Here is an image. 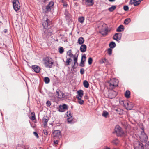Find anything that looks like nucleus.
<instances>
[{"instance_id": "nucleus-1", "label": "nucleus", "mask_w": 149, "mask_h": 149, "mask_svg": "<svg viewBox=\"0 0 149 149\" xmlns=\"http://www.w3.org/2000/svg\"><path fill=\"white\" fill-rule=\"evenodd\" d=\"M110 88L112 89L118 86V80L116 79H112L108 82Z\"/></svg>"}, {"instance_id": "nucleus-2", "label": "nucleus", "mask_w": 149, "mask_h": 149, "mask_svg": "<svg viewBox=\"0 0 149 149\" xmlns=\"http://www.w3.org/2000/svg\"><path fill=\"white\" fill-rule=\"evenodd\" d=\"M13 7L14 10L17 12L20 8L21 5L18 0H13Z\"/></svg>"}, {"instance_id": "nucleus-3", "label": "nucleus", "mask_w": 149, "mask_h": 149, "mask_svg": "<svg viewBox=\"0 0 149 149\" xmlns=\"http://www.w3.org/2000/svg\"><path fill=\"white\" fill-rule=\"evenodd\" d=\"M115 131L118 136H121L125 135V133L122 130L121 127L119 126H117L116 127Z\"/></svg>"}, {"instance_id": "nucleus-4", "label": "nucleus", "mask_w": 149, "mask_h": 149, "mask_svg": "<svg viewBox=\"0 0 149 149\" xmlns=\"http://www.w3.org/2000/svg\"><path fill=\"white\" fill-rule=\"evenodd\" d=\"M134 146V149H144V145L139 141H135Z\"/></svg>"}, {"instance_id": "nucleus-5", "label": "nucleus", "mask_w": 149, "mask_h": 149, "mask_svg": "<svg viewBox=\"0 0 149 149\" xmlns=\"http://www.w3.org/2000/svg\"><path fill=\"white\" fill-rule=\"evenodd\" d=\"M139 138L140 140L142 142L147 141L148 139L147 136L143 131L141 132Z\"/></svg>"}, {"instance_id": "nucleus-6", "label": "nucleus", "mask_w": 149, "mask_h": 149, "mask_svg": "<svg viewBox=\"0 0 149 149\" xmlns=\"http://www.w3.org/2000/svg\"><path fill=\"white\" fill-rule=\"evenodd\" d=\"M66 115H67V121L69 123H72L73 117L72 116L71 113L70 111L67 112Z\"/></svg>"}, {"instance_id": "nucleus-7", "label": "nucleus", "mask_w": 149, "mask_h": 149, "mask_svg": "<svg viewBox=\"0 0 149 149\" xmlns=\"http://www.w3.org/2000/svg\"><path fill=\"white\" fill-rule=\"evenodd\" d=\"M53 134L55 139L60 138L61 137V132L59 130L54 131L53 133Z\"/></svg>"}, {"instance_id": "nucleus-8", "label": "nucleus", "mask_w": 149, "mask_h": 149, "mask_svg": "<svg viewBox=\"0 0 149 149\" xmlns=\"http://www.w3.org/2000/svg\"><path fill=\"white\" fill-rule=\"evenodd\" d=\"M68 109L67 106L64 104L62 106H60L58 108V111L60 112H64Z\"/></svg>"}, {"instance_id": "nucleus-9", "label": "nucleus", "mask_w": 149, "mask_h": 149, "mask_svg": "<svg viewBox=\"0 0 149 149\" xmlns=\"http://www.w3.org/2000/svg\"><path fill=\"white\" fill-rule=\"evenodd\" d=\"M53 65V61L52 59L47 58V67L52 68Z\"/></svg>"}, {"instance_id": "nucleus-10", "label": "nucleus", "mask_w": 149, "mask_h": 149, "mask_svg": "<svg viewBox=\"0 0 149 149\" xmlns=\"http://www.w3.org/2000/svg\"><path fill=\"white\" fill-rule=\"evenodd\" d=\"M78 55L76 56V55L74 56V65L72 66V68L73 69L75 68L78 65L77 63V57Z\"/></svg>"}, {"instance_id": "nucleus-11", "label": "nucleus", "mask_w": 149, "mask_h": 149, "mask_svg": "<svg viewBox=\"0 0 149 149\" xmlns=\"http://www.w3.org/2000/svg\"><path fill=\"white\" fill-rule=\"evenodd\" d=\"M117 95V93L116 92L114 91H112L109 93V96L110 98L112 99L115 97Z\"/></svg>"}, {"instance_id": "nucleus-12", "label": "nucleus", "mask_w": 149, "mask_h": 149, "mask_svg": "<svg viewBox=\"0 0 149 149\" xmlns=\"http://www.w3.org/2000/svg\"><path fill=\"white\" fill-rule=\"evenodd\" d=\"M77 95L76 96L77 99L81 98L83 95V91L82 90H79L77 91Z\"/></svg>"}, {"instance_id": "nucleus-13", "label": "nucleus", "mask_w": 149, "mask_h": 149, "mask_svg": "<svg viewBox=\"0 0 149 149\" xmlns=\"http://www.w3.org/2000/svg\"><path fill=\"white\" fill-rule=\"evenodd\" d=\"M54 5L53 2L51 1L49 2L47 5V11H50L53 8Z\"/></svg>"}, {"instance_id": "nucleus-14", "label": "nucleus", "mask_w": 149, "mask_h": 149, "mask_svg": "<svg viewBox=\"0 0 149 149\" xmlns=\"http://www.w3.org/2000/svg\"><path fill=\"white\" fill-rule=\"evenodd\" d=\"M32 68L36 73H38L40 70V67L36 65H33Z\"/></svg>"}, {"instance_id": "nucleus-15", "label": "nucleus", "mask_w": 149, "mask_h": 149, "mask_svg": "<svg viewBox=\"0 0 149 149\" xmlns=\"http://www.w3.org/2000/svg\"><path fill=\"white\" fill-rule=\"evenodd\" d=\"M121 36V33H116L113 36V39L117 41H118V39L120 40Z\"/></svg>"}, {"instance_id": "nucleus-16", "label": "nucleus", "mask_w": 149, "mask_h": 149, "mask_svg": "<svg viewBox=\"0 0 149 149\" xmlns=\"http://www.w3.org/2000/svg\"><path fill=\"white\" fill-rule=\"evenodd\" d=\"M46 23L47 20H45V22H44L42 23V25L43 27V31H44V34L45 35L46 34Z\"/></svg>"}, {"instance_id": "nucleus-17", "label": "nucleus", "mask_w": 149, "mask_h": 149, "mask_svg": "<svg viewBox=\"0 0 149 149\" xmlns=\"http://www.w3.org/2000/svg\"><path fill=\"white\" fill-rule=\"evenodd\" d=\"M86 59V57L85 56H82L81 59L80 63V66L81 67H84V62L85 61Z\"/></svg>"}, {"instance_id": "nucleus-18", "label": "nucleus", "mask_w": 149, "mask_h": 149, "mask_svg": "<svg viewBox=\"0 0 149 149\" xmlns=\"http://www.w3.org/2000/svg\"><path fill=\"white\" fill-rule=\"evenodd\" d=\"M86 50V46L85 45H82L80 47V50L82 52H84Z\"/></svg>"}, {"instance_id": "nucleus-19", "label": "nucleus", "mask_w": 149, "mask_h": 149, "mask_svg": "<svg viewBox=\"0 0 149 149\" xmlns=\"http://www.w3.org/2000/svg\"><path fill=\"white\" fill-rule=\"evenodd\" d=\"M114 110L116 111L117 113L119 115H122L123 113V110L120 108H115Z\"/></svg>"}, {"instance_id": "nucleus-20", "label": "nucleus", "mask_w": 149, "mask_h": 149, "mask_svg": "<svg viewBox=\"0 0 149 149\" xmlns=\"http://www.w3.org/2000/svg\"><path fill=\"white\" fill-rule=\"evenodd\" d=\"M127 110H131L134 106V104L130 102L127 103Z\"/></svg>"}, {"instance_id": "nucleus-21", "label": "nucleus", "mask_w": 149, "mask_h": 149, "mask_svg": "<svg viewBox=\"0 0 149 149\" xmlns=\"http://www.w3.org/2000/svg\"><path fill=\"white\" fill-rule=\"evenodd\" d=\"M100 33L103 35H106L107 34L108 29L107 28H105L103 30L100 31Z\"/></svg>"}, {"instance_id": "nucleus-22", "label": "nucleus", "mask_w": 149, "mask_h": 149, "mask_svg": "<svg viewBox=\"0 0 149 149\" xmlns=\"http://www.w3.org/2000/svg\"><path fill=\"white\" fill-rule=\"evenodd\" d=\"M124 29V28L123 26L122 25H120L117 29L116 31L117 32H120L123 31Z\"/></svg>"}, {"instance_id": "nucleus-23", "label": "nucleus", "mask_w": 149, "mask_h": 149, "mask_svg": "<svg viewBox=\"0 0 149 149\" xmlns=\"http://www.w3.org/2000/svg\"><path fill=\"white\" fill-rule=\"evenodd\" d=\"M63 94L61 92H60L58 91H56V97H58L59 98H61L63 97Z\"/></svg>"}, {"instance_id": "nucleus-24", "label": "nucleus", "mask_w": 149, "mask_h": 149, "mask_svg": "<svg viewBox=\"0 0 149 149\" xmlns=\"http://www.w3.org/2000/svg\"><path fill=\"white\" fill-rule=\"evenodd\" d=\"M84 40L83 37H79L78 40V43L80 45H82L84 43Z\"/></svg>"}, {"instance_id": "nucleus-25", "label": "nucleus", "mask_w": 149, "mask_h": 149, "mask_svg": "<svg viewBox=\"0 0 149 149\" xmlns=\"http://www.w3.org/2000/svg\"><path fill=\"white\" fill-rule=\"evenodd\" d=\"M116 8V6L115 5H112L109 8L108 10L110 12H111L113 11L114 10H115Z\"/></svg>"}, {"instance_id": "nucleus-26", "label": "nucleus", "mask_w": 149, "mask_h": 149, "mask_svg": "<svg viewBox=\"0 0 149 149\" xmlns=\"http://www.w3.org/2000/svg\"><path fill=\"white\" fill-rule=\"evenodd\" d=\"M42 122L44 126L45 127H46L47 124V116H44L43 118Z\"/></svg>"}, {"instance_id": "nucleus-27", "label": "nucleus", "mask_w": 149, "mask_h": 149, "mask_svg": "<svg viewBox=\"0 0 149 149\" xmlns=\"http://www.w3.org/2000/svg\"><path fill=\"white\" fill-rule=\"evenodd\" d=\"M83 85L85 87L87 88L89 86V84L87 81L84 80L83 82Z\"/></svg>"}, {"instance_id": "nucleus-28", "label": "nucleus", "mask_w": 149, "mask_h": 149, "mask_svg": "<svg viewBox=\"0 0 149 149\" xmlns=\"http://www.w3.org/2000/svg\"><path fill=\"white\" fill-rule=\"evenodd\" d=\"M141 1L140 0L134 1L133 4H134V6H137L140 4Z\"/></svg>"}, {"instance_id": "nucleus-29", "label": "nucleus", "mask_w": 149, "mask_h": 149, "mask_svg": "<svg viewBox=\"0 0 149 149\" xmlns=\"http://www.w3.org/2000/svg\"><path fill=\"white\" fill-rule=\"evenodd\" d=\"M116 46L115 43L113 42H111L109 44V46L111 48H114Z\"/></svg>"}, {"instance_id": "nucleus-30", "label": "nucleus", "mask_w": 149, "mask_h": 149, "mask_svg": "<svg viewBox=\"0 0 149 149\" xmlns=\"http://www.w3.org/2000/svg\"><path fill=\"white\" fill-rule=\"evenodd\" d=\"M125 97L127 98L130 97V92L129 91H127L125 93Z\"/></svg>"}, {"instance_id": "nucleus-31", "label": "nucleus", "mask_w": 149, "mask_h": 149, "mask_svg": "<svg viewBox=\"0 0 149 149\" xmlns=\"http://www.w3.org/2000/svg\"><path fill=\"white\" fill-rule=\"evenodd\" d=\"M71 61V59L70 58H67L65 62L66 65H70Z\"/></svg>"}, {"instance_id": "nucleus-32", "label": "nucleus", "mask_w": 149, "mask_h": 149, "mask_svg": "<svg viewBox=\"0 0 149 149\" xmlns=\"http://www.w3.org/2000/svg\"><path fill=\"white\" fill-rule=\"evenodd\" d=\"M67 54L70 57H72L73 56L74 57V55L72 53V51L71 50H69L67 53Z\"/></svg>"}, {"instance_id": "nucleus-33", "label": "nucleus", "mask_w": 149, "mask_h": 149, "mask_svg": "<svg viewBox=\"0 0 149 149\" xmlns=\"http://www.w3.org/2000/svg\"><path fill=\"white\" fill-rule=\"evenodd\" d=\"M131 22V19L130 18H127L126 19L124 22V23L125 24H128Z\"/></svg>"}, {"instance_id": "nucleus-34", "label": "nucleus", "mask_w": 149, "mask_h": 149, "mask_svg": "<svg viewBox=\"0 0 149 149\" xmlns=\"http://www.w3.org/2000/svg\"><path fill=\"white\" fill-rule=\"evenodd\" d=\"M84 20V18L83 17H79L78 19V21L81 23H82Z\"/></svg>"}, {"instance_id": "nucleus-35", "label": "nucleus", "mask_w": 149, "mask_h": 149, "mask_svg": "<svg viewBox=\"0 0 149 149\" xmlns=\"http://www.w3.org/2000/svg\"><path fill=\"white\" fill-rule=\"evenodd\" d=\"M107 61L105 58H102L101 59L100 61V62L101 64L107 62Z\"/></svg>"}, {"instance_id": "nucleus-36", "label": "nucleus", "mask_w": 149, "mask_h": 149, "mask_svg": "<svg viewBox=\"0 0 149 149\" xmlns=\"http://www.w3.org/2000/svg\"><path fill=\"white\" fill-rule=\"evenodd\" d=\"M78 103L81 105H82L84 103V101L81 98L77 99Z\"/></svg>"}, {"instance_id": "nucleus-37", "label": "nucleus", "mask_w": 149, "mask_h": 149, "mask_svg": "<svg viewBox=\"0 0 149 149\" xmlns=\"http://www.w3.org/2000/svg\"><path fill=\"white\" fill-rule=\"evenodd\" d=\"M31 119L32 120H33L35 119V116L34 113V112H33L31 113Z\"/></svg>"}, {"instance_id": "nucleus-38", "label": "nucleus", "mask_w": 149, "mask_h": 149, "mask_svg": "<svg viewBox=\"0 0 149 149\" xmlns=\"http://www.w3.org/2000/svg\"><path fill=\"white\" fill-rule=\"evenodd\" d=\"M86 2L88 4H89L92 5L94 4V2L93 0H87Z\"/></svg>"}, {"instance_id": "nucleus-39", "label": "nucleus", "mask_w": 149, "mask_h": 149, "mask_svg": "<svg viewBox=\"0 0 149 149\" xmlns=\"http://www.w3.org/2000/svg\"><path fill=\"white\" fill-rule=\"evenodd\" d=\"M108 114L109 113L107 111H104L102 114V115L104 117L106 118L107 117V116L108 115Z\"/></svg>"}, {"instance_id": "nucleus-40", "label": "nucleus", "mask_w": 149, "mask_h": 149, "mask_svg": "<svg viewBox=\"0 0 149 149\" xmlns=\"http://www.w3.org/2000/svg\"><path fill=\"white\" fill-rule=\"evenodd\" d=\"M59 52L60 54H62L64 52V50L63 47H61L59 48Z\"/></svg>"}, {"instance_id": "nucleus-41", "label": "nucleus", "mask_w": 149, "mask_h": 149, "mask_svg": "<svg viewBox=\"0 0 149 149\" xmlns=\"http://www.w3.org/2000/svg\"><path fill=\"white\" fill-rule=\"evenodd\" d=\"M112 143L115 145H116L119 143V141L118 139H115L113 141Z\"/></svg>"}, {"instance_id": "nucleus-42", "label": "nucleus", "mask_w": 149, "mask_h": 149, "mask_svg": "<svg viewBox=\"0 0 149 149\" xmlns=\"http://www.w3.org/2000/svg\"><path fill=\"white\" fill-rule=\"evenodd\" d=\"M92 59L90 57L89 58L88 62L89 65H91L92 64Z\"/></svg>"}, {"instance_id": "nucleus-43", "label": "nucleus", "mask_w": 149, "mask_h": 149, "mask_svg": "<svg viewBox=\"0 0 149 149\" xmlns=\"http://www.w3.org/2000/svg\"><path fill=\"white\" fill-rule=\"evenodd\" d=\"M112 50L111 48H109L108 50V54L110 55L112 54Z\"/></svg>"}, {"instance_id": "nucleus-44", "label": "nucleus", "mask_w": 149, "mask_h": 149, "mask_svg": "<svg viewBox=\"0 0 149 149\" xmlns=\"http://www.w3.org/2000/svg\"><path fill=\"white\" fill-rule=\"evenodd\" d=\"M123 8H124V10L125 11H127L129 9V7H128V6H124Z\"/></svg>"}, {"instance_id": "nucleus-45", "label": "nucleus", "mask_w": 149, "mask_h": 149, "mask_svg": "<svg viewBox=\"0 0 149 149\" xmlns=\"http://www.w3.org/2000/svg\"><path fill=\"white\" fill-rule=\"evenodd\" d=\"M145 149H149V142L147 143L145 146Z\"/></svg>"}, {"instance_id": "nucleus-46", "label": "nucleus", "mask_w": 149, "mask_h": 149, "mask_svg": "<svg viewBox=\"0 0 149 149\" xmlns=\"http://www.w3.org/2000/svg\"><path fill=\"white\" fill-rule=\"evenodd\" d=\"M33 134L37 138H39V136L37 133L36 132H33Z\"/></svg>"}, {"instance_id": "nucleus-47", "label": "nucleus", "mask_w": 149, "mask_h": 149, "mask_svg": "<svg viewBox=\"0 0 149 149\" xmlns=\"http://www.w3.org/2000/svg\"><path fill=\"white\" fill-rule=\"evenodd\" d=\"M80 72L81 74H83L84 73V69L83 68L81 69Z\"/></svg>"}, {"instance_id": "nucleus-48", "label": "nucleus", "mask_w": 149, "mask_h": 149, "mask_svg": "<svg viewBox=\"0 0 149 149\" xmlns=\"http://www.w3.org/2000/svg\"><path fill=\"white\" fill-rule=\"evenodd\" d=\"M134 1H136V0H131L129 3L130 4H133Z\"/></svg>"}, {"instance_id": "nucleus-49", "label": "nucleus", "mask_w": 149, "mask_h": 149, "mask_svg": "<svg viewBox=\"0 0 149 149\" xmlns=\"http://www.w3.org/2000/svg\"><path fill=\"white\" fill-rule=\"evenodd\" d=\"M51 105L50 102L47 101V106H49Z\"/></svg>"}, {"instance_id": "nucleus-50", "label": "nucleus", "mask_w": 149, "mask_h": 149, "mask_svg": "<svg viewBox=\"0 0 149 149\" xmlns=\"http://www.w3.org/2000/svg\"><path fill=\"white\" fill-rule=\"evenodd\" d=\"M58 142V141L57 140H56L54 141V143L55 144H57Z\"/></svg>"}, {"instance_id": "nucleus-51", "label": "nucleus", "mask_w": 149, "mask_h": 149, "mask_svg": "<svg viewBox=\"0 0 149 149\" xmlns=\"http://www.w3.org/2000/svg\"><path fill=\"white\" fill-rule=\"evenodd\" d=\"M43 131H44V134H47V130H46V129L44 130Z\"/></svg>"}, {"instance_id": "nucleus-52", "label": "nucleus", "mask_w": 149, "mask_h": 149, "mask_svg": "<svg viewBox=\"0 0 149 149\" xmlns=\"http://www.w3.org/2000/svg\"><path fill=\"white\" fill-rule=\"evenodd\" d=\"M44 81L46 84H47V77H45L44 78Z\"/></svg>"}, {"instance_id": "nucleus-53", "label": "nucleus", "mask_w": 149, "mask_h": 149, "mask_svg": "<svg viewBox=\"0 0 149 149\" xmlns=\"http://www.w3.org/2000/svg\"><path fill=\"white\" fill-rule=\"evenodd\" d=\"M50 81V80L49 78L47 77V84L49 83Z\"/></svg>"}, {"instance_id": "nucleus-54", "label": "nucleus", "mask_w": 149, "mask_h": 149, "mask_svg": "<svg viewBox=\"0 0 149 149\" xmlns=\"http://www.w3.org/2000/svg\"><path fill=\"white\" fill-rule=\"evenodd\" d=\"M4 33H6L7 32V30L6 29H5L4 30Z\"/></svg>"}, {"instance_id": "nucleus-55", "label": "nucleus", "mask_w": 149, "mask_h": 149, "mask_svg": "<svg viewBox=\"0 0 149 149\" xmlns=\"http://www.w3.org/2000/svg\"><path fill=\"white\" fill-rule=\"evenodd\" d=\"M109 1L111 2H114L115 1V0H108Z\"/></svg>"}, {"instance_id": "nucleus-56", "label": "nucleus", "mask_w": 149, "mask_h": 149, "mask_svg": "<svg viewBox=\"0 0 149 149\" xmlns=\"http://www.w3.org/2000/svg\"><path fill=\"white\" fill-rule=\"evenodd\" d=\"M46 7H46V6H45V7H43V8H42L43 10H44V9H45V8H46Z\"/></svg>"}, {"instance_id": "nucleus-57", "label": "nucleus", "mask_w": 149, "mask_h": 149, "mask_svg": "<svg viewBox=\"0 0 149 149\" xmlns=\"http://www.w3.org/2000/svg\"><path fill=\"white\" fill-rule=\"evenodd\" d=\"M105 149H110V148H109V147H107Z\"/></svg>"}, {"instance_id": "nucleus-58", "label": "nucleus", "mask_w": 149, "mask_h": 149, "mask_svg": "<svg viewBox=\"0 0 149 149\" xmlns=\"http://www.w3.org/2000/svg\"><path fill=\"white\" fill-rule=\"evenodd\" d=\"M43 12L44 13V14H45L46 13V11H43Z\"/></svg>"}, {"instance_id": "nucleus-59", "label": "nucleus", "mask_w": 149, "mask_h": 149, "mask_svg": "<svg viewBox=\"0 0 149 149\" xmlns=\"http://www.w3.org/2000/svg\"><path fill=\"white\" fill-rule=\"evenodd\" d=\"M47 26H48V19H47Z\"/></svg>"}, {"instance_id": "nucleus-60", "label": "nucleus", "mask_w": 149, "mask_h": 149, "mask_svg": "<svg viewBox=\"0 0 149 149\" xmlns=\"http://www.w3.org/2000/svg\"><path fill=\"white\" fill-rule=\"evenodd\" d=\"M64 6H67V4H64Z\"/></svg>"}, {"instance_id": "nucleus-61", "label": "nucleus", "mask_w": 149, "mask_h": 149, "mask_svg": "<svg viewBox=\"0 0 149 149\" xmlns=\"http://www.w3.org/2000/svg\"><path fill=\"white\" fill-rule=\"evenodd\" d=\"M45 64L46 66H47V65H46L45 63Z\"/></svg>"}, {"instance_id": "nucleus-62", "label": "nucleus", "mask_w": 149, "mask_h": 149, "mask_svg": "<svg viewBox=\"0 0 149 149\" xmlns=\"http://www.w3.org/2000/svg\"><path fill=\"white\" fill-rule=\"evenodd\" d=\"M46 104H47V102H46Z\"/></svg>"}]
</instances>
